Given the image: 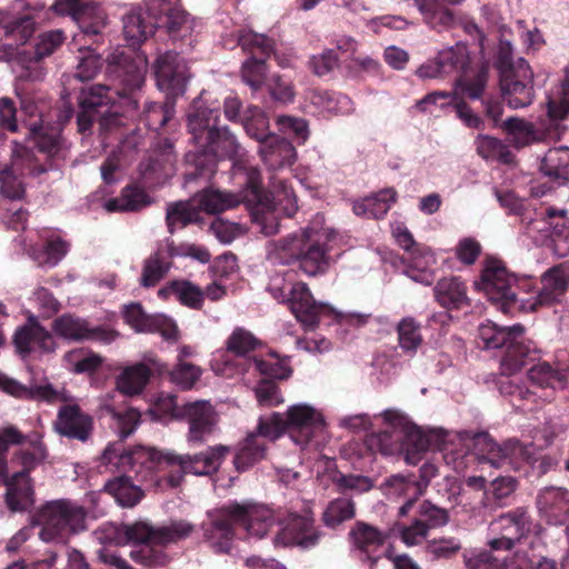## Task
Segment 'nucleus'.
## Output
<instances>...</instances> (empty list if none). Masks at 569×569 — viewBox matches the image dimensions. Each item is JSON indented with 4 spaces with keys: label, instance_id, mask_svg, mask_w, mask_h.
<instances>
[{
    "label": "nucleus",
    "instance_id": "62",
    "mask_svg": "<svg viewBox=\"0 0 569 569\" xmlns=\"http://www.w3.org/2000/svg\"><path fill=\"white\" fill-rule=\"evenodd\" d=\"M355 517V503L350 498L341 497L333 499L323 511V523L329 528H336L343 521Z\"/></svg>",
    "mask_w": 569,
    "mask_h": 569
},
{
    "label": "nucleus",
    "instance_id": "31",
    "mask_svg": "<svg viewBox=\"0 0 569 569\" xmlns=\"http://www.w3.org/2000/svg\"><path fill=\"white\" fill-rule=\"evenodd\" d=\"M53 428L62 437L87 442L92 437L94 420L78 405L66 403L59 408Z\"/></svg>",
    "mask_w": 569,
    "mask_h": 569
},
{
    "label": "nucleus",
    "instance_id": "42",
    "mask_svg": "<svg viewBox=\"0 0 569 569\" xmlns=\"http://www.w3.org/2000/svg\"><path fill=\"white\" fill-rule=\"evenodd\" d=\"M146 8L132 9L123 17V34L132 47L147 40L158 27V17L149 12L147 3Z\"/></svg>",
    "mask_w": 569,
    "mask_h": 569
},
{
    "label": "nucleus",
    "instance_id": "49",
    "mask_svg": "<svg viewBox=\"0 0 569 569\" xmlns=\"http://www.w3.org/2000/svg\"><path fill=\"white\" fill-rule=\"evenodd\" d=\"M540 171L551 181L565 182L569 177V148L549 149L541 160Z\"/></svg>",
    "mask_w": 569,
    "mask_h": 569
},
{
    "label": "nucleus",
    "instance_id": "2",
    "mask_svg": "<svg viewBox=\"0 0 569 569\" xmlns=\"http://www.w3.org/2000/svg\"><path fill=\"white\" fill-rule=\"evenodd\" d=\"M375 419H380L383 429L366 436L365 443L371 452L392 456L403 452L408 465H417L428 448L435 447L442 453L446 463L456 472L466 470L470 459V431H448L442 428L423 430L400 409H386Z\"/></svg>",
    "mask_w": 569,
    "mask_h": 569
},
{
    "label": "nucleus",
    "instance_id": "17",
    "mask_svg": "<svg viewBox=\"0 0 569 569\" xmlns=\"http://www.w3.org/2000/svg\"><path fill=\"white\" fill-rule=\"evenodd\" d=\"M52 169L41 163L31 147L12 142L10 164L0 162V193L8 199H20L24 193L23 178L38 177Z\"/></svg>",
    "mask_w": 569,
    "mask_h": 569
},
{
    "label": "nucleus",
    "instance_id": "10",
    "mask_svg": "<svg viewBox=\"0 0 569 569\" xmlns=\"http://www.w3.org/2000/svg\"><path fill=\"white\" fill-rule=\"evenodd\" d=\"M523 333L525 328L521 325L499 327L490 320L482 322L478 328V336L485 349H506L501 359V370L508 376L539 358L536 345L526 340Z\"/></svg>",
    "mask_w": 569,
    "mask_h": 569
},
{
    "label": "nucleus",
    "instance_id": "29",
    "mask_svg": "<svg viewBox=\"0 0 569 569\" xmlns=\"http://www.w3.org/2000/svg\"><path fill=\"white\" fill-rule=\"evenodd\" d=\"M237 183L241 186V190L238 193L229 192V191H220L214 189H207L199 194H197L193 200L196 201V206L201 212L206 213H218L224 210H229L234 208L236 206L244 202H254L261 198V180L257 182V199H251L250 190L251 186H249L243 179H236Z\"/></svg>",
    "mask_w": 569,
    "mask_h": 569
},
{
    "label": "nucleus",
    "instance_id": "30",
    "mask_svg": "<svg viewBox=\"0 0 569 569\" xmlns=\"http://www.w3.org/2000/svg\"><path fill=\"white\" fill-rule=\"evenodd\" d=\"M319 538L320 533L315 528L311 517L291 513L281 523L279 532L273 538V545L277 548L298 546L308 549L315 547Z\"/></svg>",
    "mask_w": 569,
    "mask_h": 569
},
{
    "label": "nucleus",
    "instance_id": "22",
    "mask_svg": "<svg viewBox=\"0 0 569 569\" xmlns=\"http://www.w3.org/2000/svg\"><path fill=\"white\" fill-rule=\"evenodd\" d=\"M53 8L61 14H70L80 28V32L70 42L71 47L82 42L87 37L99 36L107 26V13L96 2L58 0Z\"/></svg>",
    "mask_w": 569,
    "mask_h": 569
},
{
    "label": "nucleus",
    "instance_id": "53",
    "mask_svg": "<svg viewBox=\"0 0 569 569\" xmlns=\"http://www.w3.org/2000/svg\"><path fill=\"white\" fill-rule=\"evenodd\" d=\"M167 226L170 233L189 223L199 222L200 210L193 199L171 203L167 208Z\"/></svg>",
    "mask_w": 569,
    "mask_h": 569
},
{
    "label": "nucleus",
    "instance_id": "20",
    "mask_svg": "<svg viewBox=\"0 0 569 569\" xmlns=\"http://www.w3.org/2000/svg\"><path fill=\"white\" fill-rule=\"evenodd\" d=\"M528 378L532 386L541 389L542 393L537 396L533 390L517 388L512 396L532 402L537 397L543 401L550 400L557 389L569 388V352L560 351L557 355L556 368L545 361L533 365L528 370Z\"/></svg>",
    "mask_w": 569,
    "mask_h": 569
},
{
    "label": "nucleus",
    "instance_id": "32",
    "mask_svg": "<svg viewBox=\"0 0 569 569\" xmlns=\"http://www.w3.org/2000/svg\"><path fill=\"white\" fill-rule=\"evenodd\" d=\"M542 287L537 296L521 299V311H533L540 305H549L558 301L569 287V267L558 264L541 277Z\"/></svg>",
    "mask_w": 569,
    "mask_h": 569
},
{
    "label": "nucleus",
    "instance_id": "16",
    "mask_svg": "<svg viewBox=\"0 0 569 569\" xmlns=\"http://www.w3.org/2000/svg\"><path fill=\"white\" fill-rule=\"evenodd\" d=\"M269 196L261 189V198L254 202H247L253 207V222L266 236H272L279 231V213L292 217L298 209L297 198L287 181L277 174L269 178Z\"/></svg>",
    "mask_w": 569,
    "mask_h": 569
},
{
    "label": "nucleus",
    "instance_id": "3",
    "mask_svg": "<svg viewBox=\"0 0 569 569\" xmlns=\"http://www.w3.org/2000/svg\"><path fill=\"white\" fill-rule=\"evenodd\" d=\"M220 109L218 106H203L202 97L192 102L188 114V128L194 150L186 153V162L190 170L186 173V183L198 178L208 180L216 171L219 158L232 161L233 179L244 180L251 186V199H257V182L260 181V170L251 166L247 153L228 127H219Z\"/></svg>",
    "mask_w": 569,
    "mask_h": 569
},
{
    "label": "nucleus",
    "instance_id": "28",
    "mask_svg": "<svg viewBox=\"0 0 569 569\" xmlns=\"http://www.w3.org/2000/svg\"><path fill=\"white\" fill-rule=\"evenodd\" d=\"M52 330L61 338L73 341H98L104 345L113 342L118 332L107 326H91L83 318L72 315H62L52 323Z\"/></svg>",
    "mask_w": 569,
    "mask_h": 569
},
{
    "label": "nucleus",
    "instance_id": "18",
    "mask_svg": "<svg viewBox=\"0 0 569 569\" xmlns=\"http://www.w3.org/2000/svg\"><path fill=\"white\" fill-rule=\"evenodd\" d=\"M446 76L461 72L456 80V89L470 99H479L487 84L488 67L481 64L470 74L468 68L469 54L466 44L458 42L456 46L446 48L437 57Z\"/></svg>",
    "mask_w": 569,
    "mask_h": 569
},
{
    "label": "nucleus",
    "instance_id": "24",
    "mask_svg": "<svg viewBox=\"0 0 569 569\" xmlns=\"http://www.w3.org/2000/svg\"><path fill=\"white\" fill-rule=\"evenodd\" d=\"M500 89L503 100L512 109L528 107L535 98L533 72L523 58L517 59L516 69L500 73Z\"/></svg>",
    "mask_w": 569,
    "mask_h": 569
},
{
    "label": "nucleus",
    "instance_id": "61",
    "mask_svg": "<svg viewBox=\"0 0 569 569\" xmlns=\"http://www.w3.org/2000/svg\"><path fill=\"white\" fill-rule=\"evenodd\" d=\"M475 143L478 154L486 160H497L502 163H509L512 160L508 146L495 137L479 134Z\"/></svg>",
    "mask_w": 569,
    "mask_h": 569
},
{
    "label": "nucleus",
    "instance_id": "47",
    "mask_svg": "<svg viewBox=\"0 0 569 569\" xmlns=\"http://www.w3.org/2000/svg\"><path fill=\"white\" fill-rule=\"evenodd\" d=\"M267 445L257 435L249 433L236 448L233 465L239 472L246 471L266 457Z\"/></svg>",
    "mask_w": 569,
    "mask_h": 569
},
{
    "label": "nucleus",
    "instance_id": "5",
    "mask_svg": "<svg viewBox=\"0 0 569 569\" xmlns=\"http://www.w3.org/2000/svg\"><path fill=\"white\" fill-rule=\"evenodd\" d=\"M336 231L326 226L322 213H316L305 228L268 242L267 259L273 264H297L308 277L322 276L336 262Z\"/></svg>",
    "mask_w": 569,
    "mask_h": 569
},
{
    "label": "nucleus",
    "instance_id": "36",
    "mask_svg": "<svg viewBox=\"0 0 569 569\" xmlns=\"http://www.w3.org/2000/svg\"><path fill=\"white\" fill-rule=\"evenodd\" d=\"M539 517L551 526H563L569 518V490L563 487L541 488L536 497Z\"/></svg>",
    "mask_w": 569,
    "mask_h": 569
},
{
    "label": "nucleus",
    "instance_id": "27",
    "mask_svg": "<svg viewBox=\"0 0 569 569\" xmlns=\"http://www.w3.org/2000/svg\"><path fill=\"white\" fill-rule=\"evenodd\" d=\"M157 86L168 97L176 98L183 94L190 77L187 63L174 51H167L159 56L154 63Z\"/></svg>",
    "mask_w": 569,
    "mask_h": 569
},
{
    "label": "nucleus",
    "instance_id": "1",
    "mask_svg": "<svg viewBox=\"0 0 569 569\" xmlns=\"http://www.w3.org/2000/svg\"><path fill=\"white\" fill-rule=\"evenodd\" d=\"M102 408L112 417L114 429L121 440L110 443L101 455L100 468L107 472H121L120 477L104 485L107 493L122 507H133L143 497L141 488L133 483V473L138 481L150 483L164 490L177 488L186 473L210 475L218 470L229 447L219 445L197 455H177L171 450H158L138 446L126 450L123 439L132 435L140 422V413L133 408L123 411L104 399Z\"/></svg>",
    "mask_w": 569,
    "mask_h": 569
},
{
    "label": "nucleus",
    "instance_id": "45",
    "mask_svg": "<svg viewBox=\"0 0 569 569\" xmlns=\"http://www.w3.org/2000/svg\"><path fill=\"white\" fill-rule=\"evenodd\" d=\"M563 214H566V210L552 207L540 209L539 212H535V217L527 210L521 217V224L525 233L529 237L537 239L536 234H541V237L548 238L552 224H556L557 220H563Z\"/></svg>",
    "mask_w": 569,
    "mask_h": 569
},
{
    "label": "nucleus",
    "instance_id": "63",
    "mask_svg": "<svg viewBox=\"0 0 569 569\" xmlns=\"http://www.w3.org/2000/svg\"><path fill=\"white\" fill-rule=\"evenodd\" d=\"M288 432L283 415L272 412L270 415L261 416L258 419V425L251 435H257L258 439L267 441H274L280 438L284 432Z\"/></svg>",
    "mask_w": 569,
    "mask_h": 569
},
{
    "label": "nucleus",
    "instance_id": "33",
    "mask_svg": "<svg viewBox=\"0 0 569 569\" xmlns=\"http://www.w3.org/2000/svg\"><path fill=\"white\" fill-rule=\"evenodd\" d=\"M13 345L22 359L32 353H48L56 349L52 335L40 326L33 316L29 317L28 321L16 330Z\"/></svg>",
    "mask_w": 569,
    "mask_h": 569
},
{
    "label": "nucleus",
    "instance_id": "41",
    "mask_svg": "<svg viewBox=\"0 0 569 569\" xmlns=\"http://www.w3.org/2000/svg\"><path fill=\"white\" fill-rule=\"evenodd\" d=\"M258 151L269 171L290 167L296 159V149L291 142L276 134L260 143Z\"/></svg>",
    "mask_w": 569,
    "mask_h": 569
},
{
    "label": "nucleus",
    "instance_id": "64",
    "mask_svg": "<svg viewBox=\"0 0 569 569\" xmlns=\"http://www.w3.org/2000/svg\"><path fill=\"white\" fill-rule=\"evenodd\" d=\"M496 550H466L462 555L467 569H503L505 558L493 555Z\"/></svg>",
    "mask_w": 569,
    "mask_h": 569
},
{
    "label": "nucleus",
    "instance_id": "12",
    "mask_svg": "<svg viewBox=\"0 0 569 569\" xmlns=\"http://www.w3.org/2000/svg\"><path fill=\"white\" fill-rule=\"evenodd\" d=\"M156 419H184L189 423L187 441L190 447H198L212 433L217 422L213 407L207 400H197L179 406L177 397L166 395L158 399L151 410Z\"/></svg>",
    "mask_w": 569,
    "mask_h": 569
},
{
    "label": "nucleus",
    "instance_id": "38",
    "mask_svg": "<svg viewBox=\"0 0 569 569\" xmlns=\"http://www.w3.org/2000/svg\"><path fill=\"white\" fill-rule=\"evenodd\" d=\"M349 535L361 560L373 565L380 558V549L386 540L383 532L368 523L357 522Z\"/></svg>",
    "mask_w": 569,
    "mask_h": 569
},
{
    "label": "nucleus",
    "instance_id": "50",
    "mask_svg": "<svg viewBox=\"0 0 569 569\" xmlns=\"http://www.w3.org/2000/svg\"><path fill=\"white\" fill-rule=\"evenodd\" d=\"M63 41L64 34L61 30H52L40 34L33 50V56L36 58V61L33 62L34 67L32 69L28 67L22 77L30 80L41 79L43 73L39 67V60L50 56Z\"/></svg>",
    "mask_w": 569,
    "mask_h": 569
},
{
    "label": "nucleus",
    "instance_id": "48",
    "mask_svg": "<svg viewBox=\"0 0 569 569\" xmlns=\"http://www.w3.org/2000/svg\"><path fill=\"white\" fill-rule=\"evenodd\" d=\"M0 388L7 393L26 399H40L48 402L60 399L59 393L50 385L26 387L14 379L0 372Z\"/></svg>",
    "mask_w": 569,
    "mask_h": 569
},
{
    "label": "nucleus",
    "instance_id": "39",
    "mask_svg": "<svg viewBox=\"0 0 569 569\" xmlns=\"http://www.w3.org/2000/svg\"><path fill=\"white\" fill-rule=\"evenodd\" d=\"M306 100L313 107V112L323 118L350 114L355 110L352 100L340 92L311 89L307 92Z\"/></svg>",
    "mask_w": 569,
    "mask_h": 569
},
{
    "label": "nucleus",
    "instance_id": "6",
    "mask_svg": "<svg viewBox=\"0 0 569 569\" xmlns=\"http://www.w3.org/2000/svg\"><path fill=\"white\" fill-rule=\"evenodd\" d=\"M114 72L123 84L121 91L102 84L92 86L81 91L79 98L81 111L78 114L80 131L88 130L94 121H99L100 128L103 130H111L113 127L122 124V118L114 106V96L128 101L132 109L137 108V102L127 96L143 84L146 62L141 58L131 59L121 54Z\"/></svg>",
    "mask_w": 569,
    "mask_h": 569
},
{
    "label": "nucleus",
    "instance_id": "23",
    "mask_svg": "<svg viewBox=\"0 0 569 569\" xmlns=\"http://www.w3.org/2000/svg\"><path fill=\"white\" fill-rule=\"evenodd\" d=\"M283 417L291 440L301 448L309 446L326 425L322 412L307 402L288 407Z\"/></svg>",
    "mask_w": 569,
    "mask_h": 569
},
{
    "label": "nucleus",
    "instance_id": "35",
    "mask_svg": "<svg viewBox=\"0 0 569 569\" xmlns=\"http://www.w3.org/2000/svg\"><path fill=\"white\" fill-rule=\"evenodd\" d=\"M149 12L158 17V26H166L173 39L191 34L193 23L176 0H147Z\"/></svg>",
    "mask_w": 569,
    "mask_h": 569
},
{
    "label": "nucleus",
    "instance_id": "7",
    "mask_svg": "<svg viewBox=\"0 0 569 569\" xmlns=\"http://www.w3.org/2000/svg\"><path fill=\"white\" fill-rule=\"evenodd\" d=\"M273 523V512L266 506L229 502L209 510L201 529L214 552L229 553L234 540L233 525L241 526L250 537L261 539Z\"/></svg>",
    "mask_w": 569,
    "mask_h": 569
},
{
    "label": "nucleus",
    "instance_id": "26",
    "mask_svg": "<svg viewBox=\"0 0 569 569\" xmlns=\"http://www.w3.org/2000/svg\"><path fill=\"white\" fill-rule=\"evenodd\" d=\"M156 528L144 522L123 525L119 533L123 535V541L132 543L131 558L144 566H161L167 561V556L157 549L154 542Z\"/></svg>",
    "mask_w": 569,
    "mask_h": 569
},
{
    "label": "nucleus",
    "instance_id": "54",
    "mask_svg": "<svg viewBox=\"0 0 569 569\" xmlns=\"http://www.w3.org/2000/svg\"><path fill=\"white\" fill-rule=\"evenodd\" d=\"M246 373H260L270 379H287L291 375L289 365L273 355L248 360Z\"/></svg>",
    "mask_w": 569,
    "mask_h": 569
},
{
    "label": "nucleus",
    "instance_id": "40",
    "mask_svg": "<svg viewBox=\"0 0 569 569\" xmlns=\"http://www.w3.org/2000/svg\"><path fill=\"white\" fill-rule=\"evenodd\" d=\"M462 2L463 0H413L425 23L437 31L449 29L457 23V18L448 6Z\"/></svg>",
    "mask_w": 569,
    "mask_h": 569
},
{
    "label": "nucleus",
    "instance_id": "59",
    "mask_svg": "<svg viewBox=\"0 0 569 569\" xmlns=\"http://www.w3.org/2000/svg\"><path fill=\"white\" fill-rule=\"evenodd\" d=\"M158 293L161 297L172 293L182 305L192 309H200L203 302L202 290L189 281H172Z\"/></svg>",
    "mask_w": 569,
    "mask_h": 569
},
{
    "label": "nucleus",
    "instance_id": "57",
    "mask_svg": "<svg viewBox=\"0 0 569 569\" xmlns=\"http://www.w3.org/2000/svg\"><path fill=\"white\" fill-rule=\"evenodd\" d=\"M194 525L184 519L171 520L157 527L154 542L157 547H164L188 538L194 531Z\"/></svg>",
    "mask_w": 569,
    "mask_h": 569
},
{
    "label": "nucleus",
    "instance_id": "15",
    "mask_svg": "<svg viewBox=\"0 0 569 569\" xmlns=\"http://www.w3.org/2000/svg\"><path fill=\"white\" fill-rule=\"evenodd\" d=\"M36 517L44 542L64 543L71 535L86 529L83 507L67 499L47 502Z\"/></svg>",
    "mask_w": 569,
    "mask_h": 569
},
{
    "label": "nucleus",
    "instance_id": "37",
    "mask_svg": "<svg viewBox=\"0 0 569 569\" xmlns=\"http://www.w3.org/2000/svg\"><path fill=\"white\" fill-rule=\"evenodd\" d=\"M166 366L156 358L126 367L117 377V391L126 396L140 395L153 372L162 373Z\"/></svg>",
    "mask_w": 569,
    "mask_h": 569
},
{
    "label": "nucleus",
    "instance_id": "14",
    "mask_svg": "<svg viewBox=\"0 0 569 569\" xmlns=\"http://www.w3.org/2000/svg\"><path fill=\"white\" fill-rule=\"evenodd\" d=\"M548 118L550 126L546 127L541 121L539 126L517 117L508 118L502 122V128L509 142L516 148H523L531 143L545 141L552 136V129H557L558 122L565 119L569 112V66L565 69V79L559 92V99L548 100Z\"/></svg>",
    "mask_w": 569,
    "mask_h": 569
},
{
    "label": "nucleus",
    "instance_id": "4",
    "mask_svg": "<svg viewBox=\"0 0 569 569\" xmlns=\"http://www.w3.org/2000/svg\"><path fill=\"white\" fill-rule=\"evenodd\" d=\"M48 449L38 432L23 435L14 426L0 430V476L4 477L6 503L22 512L34 503L30 472L48 458Z\"/></svg>",
    "mask_w": 569,
    "mask_h": 569
},
{
    "label": "nucleus",
    "instance_id": "25",
    "mask_svg": "<svg viewBox=\"0 0 569 569\" xmlns=\"http://www.w3.org/2000/svg\"><path fill=\"white\" fill-rule=\"evenodd\" d=\"M488 546L496 551H508L530 531V517L525 509L501 515L489 526Z\"/></svg>",
    "mask_w": 569,
    "mask_h": 569
},
{
    "label": "nucleus",
    "instance_id": "44",
    "mask_svg": "<svg viewBox=\"0 0 569 569\" xmlns=\"http://www.w3.org/2000/svg\"><path fill=\"white\" fill-rule=\"evenodd\" d=\"M436 300L447 309H460L469 305L467 287L459 277L440 279L435 289Z\"/></svg>",
    "mask_w": 569,
    "mask_h": 569
},
{
    "label": "nucleus",
    "instance_id": "60",
    "mask_svg": "<svg viewBox=\"0 0 569 569\" xmlns=\"http://www.w3.org/2000/svg\"><path fill=\"white\" fill-rule=\"evenodd\" d=\"M28 130V141L32 142L37 148L38 152L43 157H54L60 151V139L58 134L43 133L42 124L34 120V122H26Z\"/></svg>",
    "mask_w": 569,
    "mask_h": 569
},
{
    "label": "nucleus",
    "instance_id": "8",
    "mask_svg": "<svg viewBox=\"0 0 569 569\" xmlns=\"http://www.w3.org/2000/svg\"><path fill=\"white\" fill-rule=\"evenodd\" d=\"M471 447L469 463L477 460L482 468L519 470L528 463L538 475H545L556 466L551 457L537 453L531 443L508 440L499 445L487 432L473 433Z\"/></svg>",
    "mask_w": 569,
    "mask_h": 569
},
{
    "label": "nucleus",
    "instance_id": "58",
    "mask_svg": "<svg viewBox=\"0 0 569 569\" xmlns=\"http://www.w3.org/2000/svg\"><path fill=\"white\" fill-rule=\"evenodd\" d=\"M242 126L247 134L262 143L267 138L274 136L269 131V119L258 107H248L243 112Z\"/></svg>",
    "mask_w": 569,
    "mask_h": 569
},
{
    "label": "nucleus",
    "instance_id": "9",
    "mask_svg": "<svg viewBox=\"0 0 569 569\" xmlns=\"http://www.w3.org/2000/svg\"><path fill=\"white\" fill-rule=\"evenodd\" d=\"M176 153L173 144L164 139L154 153L139 164V186L123 188L120 197L108 200L104 208L112 211H134L150 203V198L143 189L162 184L174 172Z\"/></svg>",
    "mask_w": 569,
    "mask_h": 569
},
{
    "label": "nucleus",
    "instance_id": "56",
    "mask_svg": "<svg viewBox=\"0 0 569 569\" xmlns=\"http://www.w3.org/2000/svg\"><path fill=\"white\" fill-rule=\"evenodd\" d=\"M420 254L412 253L410 266L407 270V276L413 281L430 286L433 282L435 276L431 267L436 263L435 254L430 249H417Z\"/></svg>",
    "mask_w": 569,
    "mask_h": 569
},
{
    "label": "nucleus",
    "instance_id": "13",
    "mask_svg": "<svg viewBox=\"0 0 569 569\" xmlns=\"http://www.w3.org/2000/svg\"><path fill=\"white\" fill-rule=\"evenodd\" d=\"M477 290L497 306L505 313L520 310L521 293H525L528 287L527 281H519L510 273L503 263L493 258L486 259L479 280L475 281Z\"/></svg>",
    "mask_w": 569,
    "mask_h": 569
},
{
    "label": "nucleus",
    "instance_id": "46",
    "mask_svg": "<svg viewBox=\"0 0 569 569\" xmlns=\"http://www.w3.org/2000/svg\"><path fill=\"white\" fill-rule=\"evenodd\" d=\"M395 200L396 192L392 189H385L378 193L356 200L352 211L358 217L380 219L389 211Z\"/></svg>",
    "mask_w": 569,
    "mask_h": 569
},
{
    "label": "nucleus",
    "instance_id": "51",
    "mask_svg": "<svg viewBox=\"0 0 569 569\" xmlns=\"http://www.w3.org/2000/svg\"><path fill=\"white\" fill-rule=\"evenodd\" d=\"M69 48L70 50L78 51V63L76 66L73 78L80 81L93 79L102 67L101 56L91 47V44L82 46L81 42H79L73 47L69 44Z\"/></svg>",
    "mask_w": 569,
    "mask_h": 569
},
{
    "label": "nucleus",
    "instance_id": "55",
    "mask_svg": "<svg viewBox=\"0 0 569 569\" xmlns=\"http://www.w3.org/2000/svg\"><path fill=\"white\" fill-rule=\"evenodd\" d=\"M398 343L401 350L413 356L422 345L421 326L412 317H406L397 325Z\"/></svg>",
    "mask_w": 569,
    "mask_h": 569
},
{
    "label": "nucleus",
    "instance_id": "52",
    "mask_svg": "<svg viewBox=\"0 0 569 569\" xmlns=\"http://www.w3.org/2000/svg\"><path fill=\"white\" fill-rule=\"evenodd\" d=\"M69 251V244L59 236L52 234L47 238L41 248H33L31 257L39 266L56 267Z\"/></svg>",
    "mask_w": 569,
    "mask_h": 569
},
{
    "label": "nucleus",
    "instance_id": "19",
    "mask_svg": "<svg viewBox=\"0 0 569 569\" xmlns=\"http://www.w3.org/2000/svg\"><path fill=\"white\" fill-rule=\"evenodd\" d=\"M259 345V340L248 330L236 328L227 340L226 349L212 353L210 367L216 375L233 378L246 373L249 353Z\"/></svg>",
    "mask_w": 569,
    "mask_h": 569
},
{
    "label": "nucleus",
    "instance_id": "21",
    "mask_svg": "<svg viewBox=\"0 0 569 569\" xmlns=\"http://www.w3.org/2000/svg\"><path fill=\"white\" fill-rule=\"evenodd\" d=\"M430 449L437 451L432 459L427 460L421 467H420V479L416 480L413 477L409 476H401V475H395L391 476L387 480V486L390 489V495L398 496L400 498L405 499L403 505L399 508V516L405 517L409 513L411 510L415 501L422 496L426 488L428 487L430 480L438 475L439 467L437 465V460L439 456L442 460V453L439 449L431 447ZM446 462V461H443ZM447 466V463H445ZM449 467V465H448ZM450 468L455 470L451 466Z\"/></svg>",
    "mask_w": 569,
    "mask_h": 569
},
{
    "label": "nucleus",
    "instance_id": "11",
    "mask_svg": "<svg viewBox=\"0 0 569 569\" xmlns=\"http://www.w3.org/2000/svg\"><path fill=\"white\" fill-rule=\"evenodd\" d=\"M268 290L276 300L289 306L306 331L315 330L326 319L340 316L330 305L316 301L306 283L286 280L282 274L270 278Z\"/></svg>",
    "mask_w": 569,
    "mask_h": 569
},
{
    "label": "nucleus",
    "instance_id": "34",
    "mask_svg": "<svg viewBox=\"0 0 569 569\" xmlns=\"http://www.w3.org/2000/svg\"><path fill=\"white\" fill-rule=\"evenodd\" d=\"M122 316L126 323L137 332H160L167 340L177 339L178 329L171 318L161 313L147 315L138 302L126 305Z\"/></svg>",
    "mask_w": 569,
    "mask_h": 569
},
{
    "label": "nucleus",
    "instance_id": "43",
    "mask_svg": "<svg viewBox=\"0 0 569 569\" xmlns=\"http://www.w3.org/2000/svg\"><path fill=\"white\" fill-rule=\"evenodd\" d=\"M227 36L222 37L226 48L231 49L234 46H240L243 52L250 54V57L264 58L267 60L274 52V41L262 33L241 29L232 41L227 40Z\"/></svg>",
    "mask_w": 569,
    "mask_h": 569
}]
</instances>
